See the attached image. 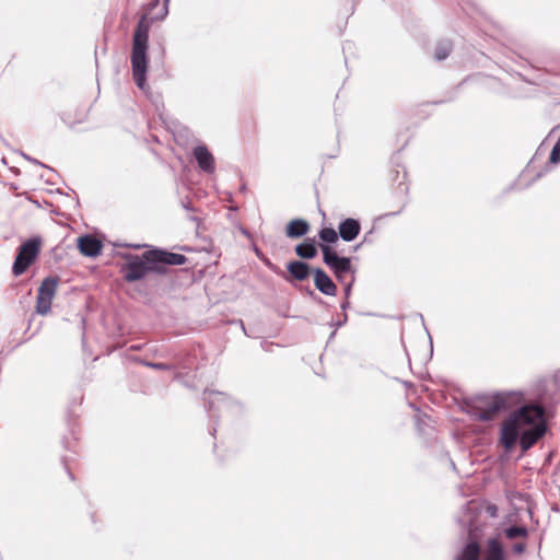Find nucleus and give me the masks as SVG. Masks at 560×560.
<instances>
[{"label":"nucleus","mask_w":560,"mask_h":560,"mask_svg":"<svg viewBox=\"0 0 560 560\" xmlns=\"http://www.w3.org/2000/svg\"><path fill=\"white\" fill-rule=\"evenodd\" d=\"M547 431L545 409L539 405H526L509 415L500 429V444L512 451L517 441L523 452L532 448Z\"/></svg>","instance_id":"1"},{"label":"nucleus","mask_w":560,"mask_h":560,"mask_svg":"<svg viewBox=\"0 0 560 560\" xmlns=\"http://www.w3.org/2000/svg\"><path fill=\"white\" fill-rule=\"evenodd\" d=\"M187 258L182 254L170 253L162 249H151L141 257L132 256L121 268L124 279L135 282L143 279L149 272L165 275L170 266H182Z\"/></svg>","instance_id":"2"},{"label":"nucleus","mask_w":560,"mask_h":560,"mask_svg":"<svg viewBox=\"0 0 560 560\" xmlns=\"http://www.w3.org/2000/svg\"><path fill=\"white\" fill-rule=\"evenodd\" d=\"M151 22L148 14H143L133 32L132 49H131V67L132 75L138 88H145V73L148 70V48H149V31Z\"/></svg>","instance_id":"3"},{"label":"nucleus","mask_w":560,"mask_h":560,"mask_svg":"<svg viewBox=\"0 0 560 560\" xmlns=\"http://www.w3.org/2000/svg\"><path fill=\"white\" fill-rule=\"evenodd\" d=\"M42 242L39 238H30L19 248L12 266L14 276L23 275L37 259L40 253Z\"/></svg>","instance_id":"4"},{"label":"nucleus","mask_w":560,"mask_h":560,"mask_svg":"<svg viewBox=\"0 0 560 560\" xmlns=\"http://www.w3.org/2000/svg\"><path fill=\"white\" fill-rule=\"evenodd\" d=\"M323 253V261L332 270L336 279L345 283L348 276H353L354 268L351 259L340 257L329 245H319Z\"/></svg>","instance_id":"5"},{"label":"nucleus","mask_w":560,"mask_h":560,"mask_svg":"<svg viewBox=\"0 0 560 560\" xmlns=\"http://www.w3.org/2000/svg\"><path fill=\"white\" fill-rule=\"evenodd\" d=\"M472 408L479 420H492L501 410L506 408V399L502 395L478 397Z\"/></svg>","instance_id":"6"},{"label":"nucleus","mask_w":560,"mask_h":560,"mask_svg":"<svg viewBox=\"0 0 560 560\" xmlns=\"http://www.w3.org/2000/svg\"><path fill=\"white\" fill-rule=\"evenodd\" d=\"M58 278L47 277L40 283L37 291L36 312L46 315L50 312L52 300L58 288Z\"/></svg>","instance_id":"7"},{"label":"nucleus","mask_w":560,"mask_h":560,"mask_svg":"<svg viewBox=\"0 0 560 560\" xmlns=\"http://www.w3.org/2000/svg\"><path fill=\"white\" fill-rule=\"evenodd\" d=\"M77 245L80 253L86 257H96L103 249L102 241L90 234L78 237Z\"/></svg>","instance_id":"8"},{"label":"nucleus","mask_w":560,"mask_h":560,"mask_svg":"<svg viewBox=\"0 0 560 560\" xmlns=\"http://www.w3.org/2000/svg\"><path fill=\"white\" fill-rule=\"evenodd\" d=\"M313 276L314 284L318 291L328 296H335L337 294V285L323 269H314Z\"/></svg>","instance_id":"9"},{"label":"nucleus","mask_w":560,"mask_h":560,"mask_svg":"<svg viewBox=\"0 0 560 560\" xmlns=\"http://www.w3.org/2000/svg\"><path fill=\"white\" fill-rule=\"evenodd\" d=\"M194 156L202 171L209 174L214 172V158L206 145L196 147L194 149Z\"/></svg>","instance_id":"10"},{"label":"nucleus","mask_w":560,"mask_h":560,"mask_svg":"<svg viewBox=\"0 0 560 560\" xmlns=\"http://www.w3.org/2000/svg\"><path fill=\"white\" fill-rule=\"evenodd\" d=\"M339 235L346 242L353 241L361 231L360 222L355 219L348 218L339 224Z\"/></svg>","instance_id":"11"},{"label":"nucleus","mask_w":560,"mask_h":560,"mask_svg":"<svg viewBox=\"0 0 560 560\" xmlns=\"http://www.w3.org/2000/svg\"><path fill=\"white\" fill-rule=\"evenodd\" d=\"M290 277L287 280L304 281L311 273V268L306 262L300 260L290 261L287 266Z\"/></svg>","instance_id":"12"},{"label":"nucleus","mask_w":560,"mask_h":560,"mask_svg":"<svg viewBox=\"0 0 560 560\" xmlns=\"http://www.w3.org/2000/svg\"><path fill=\"white\" fill-rule=\"evenodd\" d=\"M483 560H506L504 547L498 538H491L487 541Z\"/></svg>","instance_id":"13"},{"label":"nucleus","mask_w":560,"mask_h":560,"mask_svg":"<svg viewBox=\"0 0 560 560\" xmlns=\"http://www.w3.org/2000/svg\"><path fill=\"white\" fill-rule=\"evenodd\" d=\"M310 224L303 219H293L285 226V235L290 238H299L307 234Z\"/></svg>","instance_id":"14"},{"label":"nucleus","mask_w":560,"mask_h":560,"mask_svg":"<svg viewBox=\"0 0 560 560\" xmlns=\"http://www.w3.org/2000/svg\"><path fill=\"white\" fill-rule=\"evenodd\" d=\"M295 254L303 259H312L317 255V248L314 240H307L306 242L299 244L295 247Z\"/></svg>","instance_id":"15"},{"label":"nucleus","mask_w":560,"mask_h":560,"mask_svg":"<svg viewBox=\"0 0 560 560\" xmlns=\"http://www.w3.org/2000/svg\"><path fill=\"white\" fill-rule=\"evenodd\" d=\"M480 559V546L477 541H469L462 552L458 555L456 560H479Z\"/></svg>","instance_id":"16"},{"label":"nucleus","mask_w":560,"mask_h":560,"mask_svg":"<svg viewBox=\"0 0 560 560\" xmlns=\"http://www.w3.org/2000/svg\"><path fill=\"white\" fill-rule=\"evenodd\" d=\"M452 51V44L450 42L439 43L434 50V58L439 61L444 60Z\"/></svg>","instance_id":"17"},{"label":"nucleus","mask_w":560,"mask_h":560,"mask_svg":"<svg viewBox=\"0 0 560 560\" xmlns=\"http://www.w3.org/2000/svg\"><path fill=\"white\" fill-rule=\"evenodd\" d=\"M319 238L328 244L336 243L338 241V233L332 228H323L318 233Z\"/></svg>","instance_id":"18"},{"label":"nucleus","mask_w":560,"mask_h":560,"mask_svg":"<svg viewBox=\"0 0 560 560\" xmlns=\"http://www.w3.org/2000/svg\"><path fill=\"white\" fill-rule=\"evenodd\" d=\"M505 536L510 539H514L517 537H526L527 536V529L522 526H511L505 529Z\"/></svg>","instance_id":"19"},{"label":"nucleus","mask_w":560,"mask_h":560,"mask_svg":"<svg viewBox=\"0 0 560 560\" xmlns=\"http://www.w3.org/2000/svg\"><path fill=\"white\" fill-rule=\"evenodd\" d=\"M525 550V545L523 542H517L513 546V551L515 553H523Z\"/></svg>","instance_id":"20"},{"label":"nucleus","mask_w":560,"mask_h":560,"mask_svg":"<svg viewBox=\"0 0 560 560\" xmlns=\"http://www.w3.org/2000/svg\"><path fill=\"white\" fill-rule=\"evenodd\" d=\"M151 368L158 369V370H165L167 369V365L164 363H149L148 364Z\"/></svg>","instance_id":"21"}]
</instances>
